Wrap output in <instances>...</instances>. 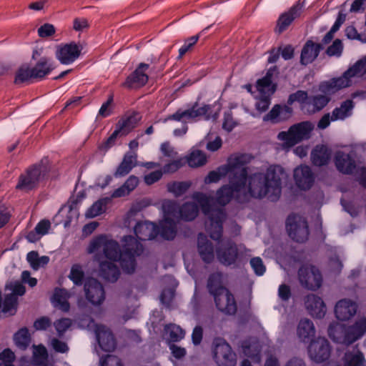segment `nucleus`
<instances>
[{"instance_id": "1", "label": "nucleus", "mask_w": 366, "mask_h": 366, "mask_svg": "<svg viewBox=\"0 0 366 366\" xmlns=\"http://www.w3.org/2000/svg\"><path fill=\"white\" fill-rule=\"evenodd\" d=\"M121 251L118 242L106 235L93 238L87 247L89 254H94V259L99 262V274L104 280L114 282L119 276V269L114 262L119 261L122 269L132 273L136 267L135 257L143 251L142 245L132 236H126Z\"/></svg>"}, {"instance_id": "2", "label": "nucleus", "mask_w": 366, "mask_h": 366, "mask_svg": "<svg viewBox=\"0 0 366 366\" xmlns=\"http://www.w3.org/2000/svg\"><path fill=\"white\" fill-rule=\"evenodd\" d=\"M231 178L229 185H225L217 192V202L222 206L227 204L232 197L239 202H244L248 197L262 198L267 197L271 201H276L280 196L282 180L286 177L283 168L271 166L265 173H255L247 178Z\"/></svg>"}, {"instance_id": "3", "label": "nucleus", "mask_w": 366, "mask_h": 366, "mask_svg": "<svg viewBox=\"0 0 366 366\" xmlns=\"http://www.w3.org/2000/svg\"><path fill=\"white\" fill-rule=\"evenodd\" d=\"M164 222L162 223V235L165 239H173L177 234V222L179 218L187 221L193 220L198 214L199 208L195 203L187 202L180 208L173 201L162 202Z\"/></svg>"}, {"instance_id": "4", "label": "nucleus", "mask_w": 366, "mask_h": 366, "mask_svg": "<svg viewBox=\"0 0 366 366\" xmlns=\"http://www.w3.org/2000/svg\"><path fill=\"white\" fill-rule=\"evenodd\" d=\"M193 199L200 205L203 213L208 217L206 222V229L210 237L219 240L222 235V222L226 218V214L222 208L214 205L213 197L200 192L193 194Z\"/></svg>"}, {"instance_id": "5", "label": "nucleus", "mask_w": 366, "mask_h": 366, "mask_svg": "<svg viewBox=\"0 0 366 366\" xmlns=\"http://www.w3.org/2000/svg\"><path fill=\"white\" fill-rule=\"evenodd\" d=\"M252 159V157L247 154H237L232 155L226 165L222 166L216 171L210 172L205 177L206 184L217 182L222 177L229 175V181L231 178L238 177L237 178L247 177V169L246 165Z\"/></svg>"}, {"instance_id": "6", "label": "nucleus", "mask_w": 366, "mask_h": 366, "mask_svg": "<svg viewBox=\"0 0 366 366\" xmlns=\"http://www.w3.org/2000/svg\"><path fill=\"white\" fill-rule=\"evenodd\" d=\"M366 332V318L359 319L351 326L340 323L331 324L328 328L330 337L335 342L350 345Z\"/></svg>"}, {"instance_id": "7", "label": "nucleus", "mask_w": 366, "mask_h": 366, "mask_svg": "<svg viewBox=\"0 0 366 366\" xmlns=\"http://www.w3.org/2000/svg\"><path fill=\"white\" fill-rule=\"evenodd\" d=\"M250 251L243 244H237L231 240L222 241L216 248V256L219 262L226 266L237 264L246 261Z\"/></svg>"}, {"instance_id": "8", "label": "nucleus", "mask_w": 366, "mask_h": 366, "mask_svg": "<svg viewBox=\"0 0 366 366\" xmlns=\"http://www.w3.org/2000/svg\"><path fill=\"white\" fill-rule=\"evenodd\" d=\"M312 129V123L302 122L291 126L287 132H280L277 139L283 142L284 149H290L301 141L309 139Z\"/></svg>"}, {"instance_id": "9", "label": "nucleus", "mask_w": 366, "mask_h": 366, "mask_svg": "<svg viewBox=\"0 0 366 366\" xmlns=\"http://www.w3.org/2000/svg\"><path fill=\"white\" fill-rule=\"evenodd\" d=\"M211 112L212 108L209 105L199 106L195 103L190 109H178L174 114L170 115L168 119L184 122L197 121L201 118L209 119Z\"/></svg>"}, {"instance_id": "10", "label": "nucleus", "mask_w": 366, "mask_h": 366, "mask_svg": "<svg viewBox=\"0 0 366 366\" xmlns=\"http://www.w3.org/2000/svg\"><path fill=\"white\" fill-rule=\"evenodd\" d=\"M214 358L218 366H235L237 356L231 346L222 339L214 342Z\"/></svg>"}, {"instance_id": "11", "label": "nucleus", "mask_w": 366, "mask_h": 366, "mask_svg": "<svg viewBox=\"0 0 366 366\" xmlns=\"http://www.w3.org/2000/svg\"><path fill=\"white\" fill-rule=\"evenodd\" d=\"M287 229L289 236L297 242H303L307 239L309 235L307 222L300 215L291 214L288 217Z\"/></svg>"}, {"instance_id": "12", "label": "nucleus", "mask_w": 366, "mask_h": 366, "mask_svg": "<svg viewBox=\"0 0 366 366\" xmlns=\"http://www.w3.org/2000/svg\"><path fill=\"white\" fill-rule=\"evenodd\" d=\"M298 277L301 285L307 290H316L322 285V274L315 266L305 265L300 267Z\"/></svg>"}, {"instance_id": "13", "label": "nucleus", "mask_w": 366, "mask_h": 366, "mask_svg": "<svg viewBox=\"0 0 366 366\" xmlns=\"http://www.w3.org/2000/svg\"><path fill=\"white\" fill-rule=\"evenodd\" d=\"M46 168L41 165H34L20 175L16 189L29 191L35 188L44 175Z\"/></svg>"}, {"instance_id": "14", "label": "nucleus", "mask_w": 366, "mask_h": 366, "mask_svg": "<svg viewBox=\"0 0 366 366\" xmlns=\"http://www.w3.org/2000/svg\"><path fill=\"white\" fill-rule=\"evenodd\" d=\"M6 290H9L11 292L5 295L1 311L6 315H14L17 310V297L24 295L26 290L19 282L10 284L6 286Z\"/></svg>"}, {"instance_id": "15", "label": "nucleus", "mask_w": 366, "mask_h": 366, "mask_svg": "<svg viewBox=\"0 0 366 366\" xmlns=\"http://www.w3.org/2000/svg\"><path fill=\"white\" fill-rule=\"evenodd\" d=\"M330 346L327 340L319 337L312 340L308 346V354L312 360L322 362L330 356Z\"/></svg>"}, {"instance_id": "16", "label": "nucleus", "mask_w": 366, "mask_h": 366, "mask_svg": "<svg viewBox=\"0 0 366 366\" xmlns=\"http://www.w3.org/2000/svg\"><path fill=\"white\" fill-rule=\"evenodd\" d=\"M86 300L94 306L101 305L105 300V291L103 285L96 279H89L84 284Z\"/></svg>"}, {"instance_id": "17", "label": "nucleus", "mask_w": 366, "mask_h": 366, "mask_svg": "<svg viewBox=\"0 0 366 366\" xmlns=\"http://www.w3.org/2000/svg\"><path fill=\"white\" fill-rule=\"evenodd\" d=\"M82 47L74 42L58 46L56 59L63 64H70L79 58Z\"/></svg>"}, {"instance_id": "18", "label": "nucleus", "mask_w": 366, "mask_h": 366, "mask_svg": "<svg viewBox=\"0 0 366 366\" xmlns=\"http://www.w3.org/2000/svg\"><path fill=\"white\" fill-rule=\"evenodd\" d=\"M214 297L217 308L227 315H234L237 310V302L234 295L229 290H224Z\"/></svg>"}, {"instance_id": "19", "label": "nucleus", "mask_w": 366, "mask_h": 366, "mask_svg": "<svg viewBox=\"0 0 366 366\" xmlns=\"http://www.w3.org/2000/svg\"><path fill=\"white\" fill-rule=\"evenodd\" d=\"M353 77L355 76H353L352 70L349 68L344 72L342 76L323 83L320 86V89L325 92L333 94L340 89L350 86L352 84V78Z\"/></svg>"}, {"instance_id": "20", "label": "nucleus", "mask_w": 366, "mask_h": 366, "mask_svg": "<svg viewBox=\"0 0 366 366\" xmlns=\"http://www.w3.org/2000/svg\"><path fill=\"white\" fill-rule=\"evenodd\" d=\"M149 68V65L140 63L137 68L127 76L122 86L129 89L139 88L145 85L148 81V75L145 71Z\"/></svg>"}, {"instance_id": "21", "label": "nucleus", "mask_w": 366, "mask_h": 366, "mask_svg": "<svg viewBox=\"0 0 366 366\" xmlns=\"http://www.w3.org/2000/svg\"><path fill=\"white\" fill-rule=\"evenodd\" d=\"M163 222L164 219L160 222L159 228L152 222H138L134 227L135 234L139 239L142 241L152 239L156 237L159 233L165 239L162 235V223Z\"/></svg>"}, {"instance_id": "22", "label": "nucleus", "mask_w": 366, "mask_h": 366, "mask_svg": "<svg viewBox=\"0 0 366 366\" xmlns=\"http://www.w3.org/2000/svg\"><path fill=\"white\" fill-rule=\"evenodd\" d=\"M96 337L100 347L106 351L111 352L116 347L115 340L111 331L104 325H97L95 329Z\"/></svg>"}, {"instance_id": "23", "label": "nucleus", "mask_w": 366, "mask_h": 366, "mask_svg": "<svg viewBox=\"0 0 366 366\" xmlns=\"http://www.w3.org/2000/svg\"><path fill=\"white\" fill-rule=\"evenodd\" d=\"M305 304L308 312L314 317L322 318L326 313V305L321 297L309 295L305 297Z\"/></svg>"}, {"instance_id": "24", "label": "nucleus", "mask_w": 366, "mask_h": 366, "mask_svg": "<svg viewBox=\"0 0 366 366\" xmlns=\"http://www.w3.org/2000/svg\"><path fill=\"white\" fill-rule=\"evenodd\" d=\"M357 305L356 302L344 299L340 300L335 305V313L336 317L342 321L347 320L357 312Z\"/></svg>"}, {"instance_id": "25", "label": "nucleus", "mask_w": 366, "mask_h": 366, "mask_svg": "<svg viewBox=\"0 0 366 366\" xmlns=\"http://www.w3.org/2000/svg\"><path fill=\"white\" fill-rule=\"evenodd\" d=\"M302 8L303 5L297 2L288 11L283 13L277 21V31L281 33L285 31L296 18L300 16Z\"/></svg>"}, {"instance_id": "26", "label": "nucleus", "mask_w": 366, "mask_h": 366, "mask_svg": "<svg viewBox=\"0 0 366 366\" xmlns=\"http://www.w3.org/2000/svg\"><path fill=\"white\" fill-rule=\"evenodd\" d=\"M294 178L298 187L302 189H310L314 182L313 174L308 166H300L294 171Z\"/></svg>"}, {"instance_id": "27", "label": "nucleus", "mask_w": 366, "mask_h": 366, "mask_svg": "<svg viewBox=\"0 0 366 366\" xmlns=\"http://www.w3.org/2000/svg\"><path fill=\"white\" fill-rule=\"evenodd\" d=\"M316 330L313 322L303 318L300 320L297 326V335L299 340L303 342H308L315 335Z\"/></svg>"}, {"instance_id": "28", "label": "nucleus", "mask_w": 366, "mask_h": 366, "mask_svg": "<svg viewBox=\"0 0 366 366\" xmlns=\"http://www.w3.org/2000/svg\"><path fill=\"white\" fill-rule=\"evenodd\" d=\"M198 252L204 262L210 263L214 259L215 254L212 243L203 234L198 236Z\"/></svg>"}, {"instance_id": "29", "label": "nucleus", "mask_w": 366, "mask_h": 366, "mask_svg": "<svg viewBox=\"0 0 366 366\" xmlns=\"http://www.w3.org/2000/svg\"><path fill=\"white\" fill-rule=\"evenodd\" d=\"M335 163L338 171L343 174H351L355 168V162L352 157L343 152L336 153Z\"/></svg>"}, {"instance_id": "30", "label": "nucleus", "mask_w": 366, "mask_h": 366, "mask_svg": "<svg viewBox=\"0 0 366 366\" xmlns=\"http://www.w3.org/2000/svg\"><path fill=\"white\" fill-rule=\"evenodd\" d=\"M322 49L321 44H315L312 41H307L304 46L301 53V62L307 65L312 62Z\"/></svg>"}, {"instance_id": "31", "label": "nucleus", "mask_w": 366, "mask_h": 366, "mask_svg": "<svg viewBox=\"0 0 366 366\" xmlns=\"http://www.w3.org/2000/svg\"><path fill=\"white\" fill-rule=\"evenodd\" d=\"M137 154L134 152H127L118 166L114 172L116 177H124L128 174L131 170L137 165Z\"/></svg>"}, {"instance_id": "32", "label": "nucleus", "mask_w": 366, "mask_h": 366, "mask_svg": "<svg viewBox=\"0 0 366 366\" xmlns=\"http://www.w3.org/2000/svg\"><path fill=\"white\" fill-rule=\"evenodd\" d=\"M331 157V150L324 145H317L311 153L312 162L315 166L327 164Z\"/></svg>"}, {"instance_id": "33", "label": "nucleus", "mask_w": 366, "mask_h": 366, "mask_svg": "<svg viewBox=\"0 0 366 366\" xmlns=\"http://www.w3.org/2000/svg\"><path fill=\"white\" fill-rule=\"evenodd\" d=\"M354 107L355 104L351 99L342 102L339 107H336L332 111L331 115L332 121L344 120L350 117Z\"/></svg>"}, {"instance_id": "34", "label": "nucleus", "mask_w": 366, "mask_h": 366, "mask_svg": "<svg viewBox=\"0 0 366 366\" xmlns=\"http://www.w3.org/2000/svg\"><path fill=\"white\" fill-rule=\"evenodd\" d=\"M140 119L141 117L138 113H133L129 116H126L119 121L117 129L119 130L122 136L127 135L137 126Z\"/></svg>"}, {"instance_id": "35", "label": "nucleus", "mask_w": 366, "mask_h": 366, "mask_svg": "<svg viewBox=\"0 0 366 366\" xmlns=\"http://www.w3.org/2000/svg\"><path fill=\"white\" fill-rule=\"evenodd\" d=\"M330 102V99L323 94L310 97L306 102V112L310 114L315 113L322 109Z\"/></svg>"}, {"instance_id": "36", "label": "nucleus", "mask_w": 366, "mask_h": 366, "mask_svg": "<svg viewBox=\"0 0 366 366\" xmlns=\"http://www.w3.org/2000/svg\"><path fill=\"white\" fill-rule=\"evenodd\" d=\"M70 294L65 289H56L52 297V302L55 307L64 312H68L70 308L68 300Z\"/></svg>"}, {"instance_id": "37", "label": "nucleus", "mask_w": 366, "mask_h": 366, "mask_svg": "<svg viewBox=\"0 0 366 366\" xmlns=\"http://www.w3.org/2000/svg\"><path fill=\"white\" fill-rule=\"evenodd\" d=\"M31 69L33 78L41 79L54 69V66L49 59L42 57Z\"/></svg>"}, {"instance_id": "38", "label": "nucleus", "mask_w": 366, "mask_h": 366, "mask_svg": "<svg viewBox=\"0 0 366 366\" xmlns=\"http://www.w3.org/2000/svg\"><path fill=\"white\" fill-rule=\"evenodd\" d=\"M207 288L209 293L214 296L227 289L223 285V275L219 272L212 274L207 282Z\"/></svg>"}, {"instance_id": "39", "label": "nucleus", "mask_w": 366, "mask_h": 366, "mask_svg": "<svg viewBox=\"0 0 366 366\" xmlns=\"http://www.w3.org/2000/svg\"><path fill=\"white\" fill-rule=\"evenodd\" d=\"M111 201L110 197L102 198L95 202L86 212L87 218H94L102 214L106 210L107 204Z\"/></svg>"}, {"instance_id": "40", "label": "nucleus", "mask_w": 366, "mask_h": 366, "mask_svg": "<svg viewBox=\"0 0 366 366\" xmlns=\"http://www.w3.org/2000/svg\"><path fill=\"white\" fill-rule=\"evenodd\" d=\"M186 162L191 167H198L203 166L207 162V157L204 152L199 149H194L184 158Z\"/></svg>"}, {"instance_id": "41", "label": "nucleus", "mask_w": 366, "mask_h": 366, "mask_svg": "<svg viewBox=\"0 0 366 366\" xmlns=\"http://www.w3.org/2000/svg\"><path fill=\"white\" fill-rule=\"evenodd\" d=\"M257 89L262 95L270 96L274 92L272 86V74L269 72L257 81Z\"/></svg>"}, {"instance_id": "42", "label": "nucleus", "mask_w": 366, "mask_h": 366, "mask_svg": "<svg viewBox=\"0 0 366 366\" xmlns=\"http://www.w3.org/2000/svg\"><path fill=\"white\" fill-rule=\"evenodd\" d=\"M33 78L31 68L27 64H22L16 71L14 83L19 84L29 81Z\"/></svg>"}, {"instance_id": "43", "label": "nucleus", "mask_w": 366, "mask_h": 366, "mask_svg": "<svg viewBox=\"0 0 366 366\" xmlns=\"http://www.w3.org/2000/svg\"><path fill=\"white\" fill-rule=\"evenodd\" d=\"M363 355L360 351L346 352L343 357L344 366H363Z\"/></svg>"}, {"instance_id": "44", "label": "nucleus", "mask_w": 366, "mask_h": 366, "mask_svg": "<svg viewBox=\"0 0 366 366\" xmlns=\"http://www.w3.org/2000/svg\"><path fill=\"white\" fill-rule=\"evenodd\" d=\"M14 342L18 347L25 350L30 344L31 338L27 328L20 329L14 337Z\"/></svg>"}, {"instance_id": "45", "label": "nucleus", "mask_w": 366, "mask_h": 366, "mask_svg": "<svg viewBox=\"0 0 366 366\" xmlns=\"http://www.w3.org/2000/svg\"><path fill=\"white\" fill-rule=\"evenodd\" d=\"M48 354L44 346H34L33 352V362L37 365L46 366Z\"/></svg>"}, {"instance_id": "46", "label": "nucleus", "mask_w": 366, "mask_h": 366, "mask_svg": "<svg viewBox=\"0 0 366 366\" xmlns=\"http://www.w3.org/2000/svg\"><path fill=\"white\" fill-rule=\"evenodd\" d=\"M164 330L169 335V340L172 342H178L184 338L185 332L179 326L175 324H169L165 326Z\"/></svg>"}, {"instance_id": "47", "label": "nucleus", "mask_w": 366, "mask_h": 366, "mask_svg": "<svg viewBox=\"0 0 366 366\" xmlns=\"http://www.w3.org/2000/svg\"><path fill=\"white\" fill-rule=\"evenodd\" d=\"M190 186L189 182H173L168 183L167 187L169 192L178 197L185 193Z\"/></svg>"}, {"instance_id": "48", "label": "nucleus", "mask_w": 366, "mask_h": 366, "mask_svg": "<svg viewBox=\"0 0 366 366\" xmlns=\"http://www.w3.org/2000/svg\"><path fill=\"white\" fill-rule=\"evenodd\" d=\"M242 350L244 354L250 357L254 362H260V350L257 344L247 345L246 343H244L242 345Z\"/></svg>"}, {"instance_id": "49", "label": "nucleus", "mask_w": 366, "mask_h": 366, "mask_svg": "<svg viewBox=\"0 0 366 366\" xmlns=\"http://www.w3.org/2000/svg\"><path fill=\"white\" fill-rule=\"evenodd\" d=\"M308 99L307 93L305 91L299 90L290 95L287 103L292 104L294 102H297L301 104L302 109L306 111V102H307Z\"/></svg>"}, {"instance_id": "50", "label": "nucleus", "mask_w": 366, "mask_h": 366, "mask_svg": "<svg viewBox=\"0 0 366 366\" xmlns=\"http://www.w3.org/2000/svg\"><path fill=\"white\" fill-rule=\"evenodd\" d=\"M69 279L76 285H81L84 277V272L79 264H74L69 275Z\"/></svg>"}, {"instance_id": "51", "label": "nucleus", "mask_w": 366, "mask_h": 366, "mask_svg": "<svg viewBox=\"0 0 366 366\" xmlns=\"http://www.w3.org/2000/svg\"><path fill=\"white\" fill-rule=\"evenodd\" d=\"M353 76L355 77H365L366 78V56L357 61L351 67Z\"/></svg>"}, {"instance_id": "52", "label": "nucleus", "mask_w": 366, "mask_h": 366, "mask_svg": "<svg viewBox=\"0 0 366 366\" xmlns=\"http://www.w3.org/2000/svg\"><path fill=\"white\" fill-rule=\"evenodd\" d=\"M185 163L186 161L184 157L178 158L165 164L163 167V172L164 173H174L182 167Z\"/></svg>"}, {"instance_id": "53", "label": "nucleus", "mask_w": 366, "mask_h": 366, "mask_svg": "<svg viewBox=\"0 0 366 366\" xmlns=\"http://www.w3.org/2000/svg\"><path fill=\"white\" fill-rule=\"evenodd\" d=\"M343 50L342 41L339 39H335L332 44L328 46L326 54L330 56H340Z\"/></svg>"}, {"instance_id": "54", "label": "nucleus", "mask_w": 366, "mask_h": 366, "mask_svg": "<svg viewBox=\"0 0 366 366\" xmlns=\"http://www.w3.org/2000/svg\"><path fill=\"white\" fill-rule=\"evenodd\" d=\"M199 38V35L191 36L184 41V45L179 49L178 59L182 58V56L196 44Z\"/></svg>"}, {"instance_id": "55", "label": "nucleus", "mask_w": 366, "mask_h": 366, "mask_svg": "<svg viewBox=\"0 0 366 366\" xmlns=\"http://www.w3.org/2000/svg\"><path fill=\"white\" fill-rule=\"evenodd\" d=\"M71 325V320L69 318H61L54 323V326L59 337H61Z\"/></svg>"}, {"instance_id": "56", "label": "nucleus", "mask_w": 366, "mask_h": 366, "mask_svg": "<svg viewBox=\"0 0 366 366\" xmlns=\"http://www.w3.org/2000/svg\"><path fill=\"white\" fill-rule=\"evenodd\" d=\"M15 355L9 349H6L0 353V366H14L13 365Z\"/></svg>"}, {"instance_id": "57", "label": "nucleus", "mask_w": 366, "mask_h": 366, "mask_svg": "<svg viewBox=\"0 0 366 366\" xmlns=\"http://www.w3.org/2000/svg\"><path fill=\"white\" fill-rule=\"evenodd\" d=\"M100 366H124L120 358L112 355H107L100 360Z\"/></svg>"}, {"instance_id": "58", "label": "nucleus", "mask_w": 366, "mask_h": 366, "mask_svg": "<svg viewBox=\"0 0 366 366\" xmlns=\"http://www.w3.org/2000/svg\"><path fill=\"white\" fill-rule=\"evenodd\" d=\"M250 264L257 275H262L265 272V267L260 257H254L250 260Z\"/></svg>"}, {"instance_id": "59", "label": "nucleus", "mask_w": 366, "mask_h": 366, "mask_svg": "<svg viewBox=\"0 0 366 366\" xmlns=\"http://www.w3.org/2000/svg\"><path fill=\"white\" fill-rule=\"evenodd\" d=\"M207 138L209 139L206 146L207 150L215 152L222 147V140L220 137L217 136L214 140H211V134H209Z\"/></svg>"}, {"instance_id": "60", "label": "nucleus", "mask_w": 366, "mask_h": 366, "mask_svg": "<svg viewBox=\"0 0 366 366\" xmlns=\"http://www.w3.org/2000/svg\"><path fill=\"white\" fill-rule=\"evenodd\" d=\"M113 103V95H110L106 102H104L99 111V114L102 117H107L112 113V105Z\"/></svg>"}, {"instance_id": "61", "label": "nucleus", "mask_w": 366, "mask_h": 366, "mask_svg": "<svg viewBox=\"0 0 366 366\" xmlns=\"http://www.w3.org/2000/svg\"><path fill=\"white\" fill-rule=\"evenodd\" d=\"M51 345L57 352L66 353L69 351V347L66 343L58 340L57 338L51 339Z\"/></svg>"}, {"instance_id": "62", "label": "nucleus", "mask_w": 366, "mask_h": 366, "mask_svg": "<svg viewBox=\"0 0 366 366\" xmlns=\"http://www.w3.org/2000/svg\"><path fill=\"white\" fill-rule=\"evenodd\" d=\"M162 170H156L149 173L148 174L144 176V182L147 185H151L157 182H158L162 177Z\"/></svg>"}, {"instance_id": "63", "label": "nucleus", "mask_w": 366, "mask_h": 366, "mask_svg": "<svg viewBox=\"0 0 366 366\" xmlns=\"http://www.w3.org/2000/svg\"><path fill=\"white\" fill-rule=\"evenodd\" d=\"M51 227V223L49 220L43 219L40 221L35 227V232L39 236L46 234Z\"/></svg>"}, {"instance_id": "64", "label": "nucleus", "mask_w": 366, "mask_h": 366, "mask_svg": "<svg viewBox=\"0 0 366 366\" xmlns=\"http://www.w3.org/2000/svg\"><path fill=\"white\" fill-rule=\"evenodd\" d=\"M262 96L263 97L259 98L255 104L256 109L259 112H265L269 108V104H270L269 96H268V95H262Z\"/></svg>"}]
</instances>
